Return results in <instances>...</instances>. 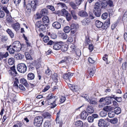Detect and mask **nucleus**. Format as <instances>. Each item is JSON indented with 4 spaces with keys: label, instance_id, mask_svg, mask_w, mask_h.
Wrapping results in <instances>:
<instances>
[{
    "label": "nucleus",
    "instance_id": "nucleus-1",
    "mask_svg": "<svg viewBox=\"0 0 127 127\" xmlns=\"http://www.w3.org/2000/svg\"><path fill=\"white\" fill-rule=\"evenodd\" d=\"M38 0H32L30 3H29L27 5V9L31 10L32 7L33 8L35 9L36 5L38 4Z\"/></svg>",
    "mask_w": 127,
    "mask_h": 127
},
{
    "label": "nucleus",
    "instance_id": "nucleus-2",
    "mask_svg": "<svg viewBox=\"0 0 127 127\" xmlns=\"http://www.w3.org/2000/svg\"><path fill=\"white\" fill-rule=\"evenodd\" d=\"M43 120L42 117L41 116H37L34 119L33 124L35 126L40 127L42 123Z\"/></svg>",
    "mask_w": 127,
    "mask_h": 127
},
{
    "label": "nucleus",
    "instance_id": "nucleus-3",
    "mask_svg": "<svg viewBox=\"0 0 127 127\" xmlns=\"http://www.w3.org/2000/svg\"><path fill=\"white\" fill-rule=\"evenodd\" d=\"M17 70L21 73H24L27 70V66L23 63H21L18 64L17 67Z\"/></svg>",
    "mask_w": 127,
    "mask_h": 127
},
{
    "label": "nucleus",
    "instance_id": "nucleus-4",
    "mask_svg": "<svg viewBox=\"0 0 127 127\" xmlns=\"http://www.w3.org/2000/svg\"><path fill=\"white\" fill-rule=\"evenodd\" d=\"M13 48L15 49L16 51H19L21 49V45L19 41H16L14 42L12 44Z\"/></svg>",
    "mask_w": 127,
    "mask_h": 127
},
{
    "label": "nucleus",
    "instance_id": "nucleus-5",
    "mask_svg": "<svg viewBox=\"0 0 127 127\" xmlns=\"http://www.w3.org/2000/svg\"><path fill=\"white\" fill-rule=\"evenodd\" d=\"M56 97L53 96L52 98L50 99V100H49L47 101L49 102V104H50L52 105L53 106L51 107L52 108L55 107L56 105L54 103L56 99L57 98H56Z\"/></svg>",
    "mask_w": 127,
    "mask_h": 127
},
{
    "label": "nucleus",
    "instance_id": "nucleus-6",
    "mask_svg": "<svg viewBox=\"0 0 127 127\" xmlns=\"http://www.w3.org/2000/svg\"><path fill=\"white\" fill-rule=\"evenodd\" d=\"M101 8H94V13L95 16L97 17L100 16L101 14Z\"/></svg>",
    "mask_w": 127,
    "mask_h": 127
},
{
    "label": "nucleus",
    "instance_id": "nucleus-7",
    "mask_svg": "<svg viewBox=\"0 0 127 127\" xmlns=\"http://www.w3.org/2000/svg\"><path fill=\"white\" fill-rule=\"evenodd\" d=\"M10 70H9V72L10 73L11 75L13 76H15L17 74L16 69L15 68V67L13 66L12 67H11L10 68Z\"/></svg>",
    "mask_w": 127,
    "mask_h": 127
},
{
    "label": "nucleus",
    "instance_id": "nucleus-8",
    "mask_svg": "<svg viewBox=\"0 0 127 127\" xmlns=\"http://www.w3.org/2000/svg\"><path fill=\"white\" fill-rule=\"evenodd\" d=\"M78 14L79 16L81 17H87L88 15L86 11L84 10L79 11Z\"/></svg>",
    "mask_w": 127,
    "mask_h": 127
},
{
    "label": "nucleus",
    "instance_id": "nucleus-9",
    "mask_svg": "<svg viewBox=\"0 0 127 127\" xmlns=\"http://www.w3.org/2000/svg\"><path fill=\"white\" fill-rule=\"evenodd\" d=\"M98 126L100 127H106V123L104 120L101 119L99 120L98 123Z\"/></svg>",
    "mask_w": 127,
    "mask_h": 127
},
{
    "label": "nucleus",
    "instance_id": "nucleus-10",
    "mask_svg": "<svg viewBox=\"0 0 127 127\" xmlns=\"http://www.w3.org/2000/svg\"><path fill=\"white\" fill-rule=\"evenodd\" d=\"M73 73H71L70 72H68L67 73L63 75V78L64 79H69L73 75Z\"/></svg>",
    "mask_w": 127,
    "mask_h": 127
},
{
    "label": "nucleus",
    "instance_id": "nucleus-11",
    "mask_svg": "<svg viewBox=\"0 0 127 127\" xmlns=\"http://www.w3.org/2000/svg\"><path fill=\"white\" fill-rule=\"evenodd\" d=\"M69 87L71 90L73 92H76L78 91L79 89L78 86L76 85H72L70 84Z\"/></svg>",
    "mask_w": 127,
    "mask_h": 127
},
{
    "label": "nucleus",
    "instance_id": "nucleus-12",
    "mask_svg": "<svg viewBox=\"0 0 127 127\" xmlns=\"http://www.w3.org/2000/svg\"><path fill=\"white\" fill-rule=\"evenodd\" d=\"M14 58L17 60H22L24 58V56L19 53H17L15 54Z\"/></svg>",
    "mask_w": 127,
    "mask_h": 127
},
{
    "label": "nucleus",
    "instance_id": "nucleus-13",
    "mask_svg": "<svg viewBox=\"0 0 127 127\" xmlns=\"http://www.w3.org/2000/svg\"><path fill=\"white\" fill-rule=\"evenodd\" d=\"M12 27L16 31H18L20 29V25L18 23H17L12 25Z\"/></svg>",
    "mask_w": 127,
    "mask_h": 127
},
{
    "label": "nucleus",
    "instance_id": "nucleus-14",
    "mask_svg": "<svg viewBox=\"0 0 127 127\" xmlns=\"http://www.w3.org/2000/svg\"><path fill=\"white\" fill-rule=\"evenodd\" d=\"M52 25L54 28L57 29H59L61 27L60 24L58 22H54L53 23Z\"/></svg>",
    "mask_w": 127,
    "mask_h": 127
},
{
    "label": "nucleus",
    "instance_id": "nucleus-15",
    "mask_svg": "<svg viewBox=\"0 0 127 127\" xmlns=\"http://www.w3.org/2000/svg\"><path fill=\"white\" fill-rule=\"evenodd\" d=\"M61 44L58 42L54 44L53 46V49L56 50H59L61 47Z\"/></svg>",
    "mask_w": 127,
    "mask_h": 127
},
{
    "label": "nucleus",
    "instance_id": "nucleus-16",
    "mask_svg": "<svg viewBox=\"0 0 127 127\" xmlns=\"http://www.w3.org/2000/svg\"><path fill=\"white\" fill-rule=\"evenodd\" d=\"M88 115V113L86 111H84L81 113V117L82 119L85 120L86 119Z\"/></svg>",
    "mask_w": 127,
    "mask_h": 127
},
{
    "label": "nucleus",
    "instance_id": "nucleus-17",
    "mask_svg": "<svg viewBox=\"0 0 127 127\" xmlns=\"http://www.w3.org/2000/svg\"><path fill=\"white\" fill-rule=\"evenodd\" d=\"M90 20L89 19L85 18L81 21V22L83 25L85 26L88 24L90 23Z\"/></svg>",
    "mask_w": 127,
    "mask_h": 127
},
{
    "label": "nucleus",
    "instance_id": "nucleus-18",
    "mask_svg": "<svg viewBox=\"0 0 127 127\" xmlns=\"http://www.w3.org/2000/svg\"><path fill=\"white\" fill-rule=\"evenodd\" d=\"M46 24L45 25L43 24H40L39 26H37V27L39 29V31H44L46 30L45 26Z\"/></svg>",
    "mask_w": 127,
    "mask_h": 127
},
{
    "label": "nucleus",
    "instance_id": "nucleus-19",
    "mask_svg": "<svg viewBox=\"0 0 127 127\" xmlns=\"http://www.w3.org/2000/svg\"><path fill=\"white\" fill-rule=\"evenodd\" d=\"M87 111L89 113L92 114L93 113L94 110L93 107L88 105L87 108Z\"/></svg>",
    "mask_w": 127,
    "mask_h": 127
},
{
    "label": "nucleus",
    "instance_id": "nucleus-20",
    "mask_svg": "<svg viewBox=\"0 0 127 127\" xmlns=\"http://www.w3.org/2000/svg\"><path fill=\"white\" fill-rule=\"evenodd\" d=\"M114 108V107L110 106H107L104 107L103 108V110L107 112L109 111L112 110Z\"/></svg>",
    "mask_w": 127,
    "mask_h": 127
},
{
    "label": "nucleus",
    "instance_id": "nucleus-21",
    "mask_svg": "<svg viewBox=\"0 0 127 127\" xmlns=\"http://www.w3.org/2000/svg\"><path fill=\"white\" fill-rule=\"evenodd\" d=\"M95 24L96 27L100 28H101L103 26V23L102 22L99 20H97L96 21Z\"/></svg>",
    "mask_w": 127,
    "mask_h": 127
},
{
    "label": "nucleus",
    "instance_id": "nucleus-22",
    "mask_svg": "<svg viewBox=\"0 0 127 127\" xmlns=\"http://www.w3.org/2000/svg\"><path fill=\"white\" fill-rule=\"evenodd\" d=\"M71 33L74 34L76 31V28L75 26L74 25L72 24L71 26Z\"/></svg>",
    "mask_w": 127,
    "mask_h": 127
},
{
    "label": "nucleus",
    "instance_id": "nucleus-23",
    "mask_svg": "<svg viewBox=\"0 0 127 127\" xmlns=\"http://www.w3.org/2000/svg\"><path fill=\"white\" fill-rule=\"evenodd\" d=\"M42 21L44 23H47L49 22V20L48 16H45L42 18Z\"/></svg>",
    "mask_w": 127,
    "mask_h": 127
},
{
    "label": "nucleus",
    "instance_id": "nucleus-24",
    "mask_svg": "<svg viewBox=\"0 0 127 127\" xmlns=\"http://www.w3.org/2000/svg\"><path fill=\"white\" fill-rule=\"evenodd\" d=\"M11 47V45L8 46L7 48V50H9V52L10 53L13 54L14 53L15 51H16L15 49L14 48L12 47L10 48Z\"/></svg>",
    "mask_w": 127,
    "mask_h": 127
},
{
    "label": "nucleus",
    "instance_id": "nucleus-25",
    "mask_svg": "<svg viewBox=\"0 0 127 127\" xmlns=\"http://www.w3.org/2000/svg\"><path fill=\"white\" fill-rule=\"evenodd\" d=\"M57 4L58 6L59 7H61L62 8H64L65 9H67V6L64 3L60 2L58 3Z\"/></svg>",
    "mask_w": 127,
    "mask_h": 127
},
{
    "label": "nucleus",
    "instance_id": "nucleus-26",
    "mask_svg": "<svg viewBox=\"0 0 127 127\" xmlns=\"http://www.w3.org/2000/svg\"><path fill=\"white\" fill-rule=\"evenodd\" d=\"M83 123L80 121H76L75 123V125L77 127H82L83 126Z\"/></svg>",
    "mask_w": 127,
    "mask_h": 127
},
{
    "label": "nucleus",
    "instance_id": "nucleus-27",
    "mask_svg": "<svg viewBox=\"0 0 127 127\" xmlns=\"http://www.w3.org/2000/svg\"><path fill=\"white\" fill-rule=\"evenodd\" d=\"M51 78L55 83L57 82L58 79L57 78V74L56 73H54V74L52 75L51 76Z\"/></svg>",
    "mask_w": 127,
    "mask_h": 127
},
{
    "label": "nucleus",
    "instance_id": "nucleus-28",
    "mask_svg": "<svg viewBox=\"0 0 127 127\" xmlns=\"http://www.w3.org/2000/svg\"><path fill=\"white\" fill-rule=\"evenodd\" d=\"M34 77V74L32 73H30L28 74V79L30 80L33 79Z\"/></svg>",
    "mask_w": 127,
    "mask_h": 127
},
{
    "label": "nucleus",
    "instance_id": "nucleus-29",
    "mask_svg": "<svg viewBox=\"0 0 127 127\" xmlns=\"http://www.w3.org/2000/svg\"><path fill=\"white\" fill-rule=\"evenodd\" d=\"M20 82L23 84L25 86H27L28 85L27 80L24 78L20 80Z\"/></svg>",
    "mask_w": 127,
    "mask_h": 127
},
{
    "label": "nucleus",
    "instance_id": "nucleus-30",
    "mask_svg": "<svg viewBox=\"0 0 127 127\" xmlns=\"http://www.w3.org/2000/svg\"><path fill=\"white\" fill-rule=\"evenodd\" d=\"M59 34L60 36L63 39H66L67 38V36L66 33L63 32L60 33Z\"/></svg>",
    "mask_w": 127,
    "mask_h": 127
},
{
    "label": "nucleus",
    "instance_id": "nucleus-31",
    "mask_svg": "<svg viewBox=\"0 0 127 127\" xmlns=\"http://www.w3.org/2000/svg\"><path fill=\"white\" fill-rule=\"evenodd\" d=\"M48 13V10L46 9H42L41 11V15L44 16L46 15Z\"/></svg>",
    "mask_w": 127,
    "mask_h": 127
},
{
    "label": "nucleus",
    "instance_id": "nucleus-32",
    "mask_svg": "<svg viewBox=\"0 0 127 127\" xmlns=\"http://www.w3.org/2000/svg\"><path fill=\"white\" fill-rule=\"evenodd\" d=\"M115 109L114 111L115 113L117 114H118L120 113L121 112V108L119 107H116L114 108V109Z\"/></svg>",
    "mask_w": 127,
    "mask_h": 127
},
{
    "label": "nucleus",
    "instance_id": "nucleus-33",
    "mask_svg": "<svg viewBox=\"0 0 127 127\" xmlns=\"http://www.w3.org/2000/svg\"><path fill=\"white\" fill-rule=\"evenodd\" d=\"M6 31L9 34L11 38H12L14 36V34L9 29H8L6 30Z\"/></svg>",
    "mask_w": 127,
    "mask_h": 127
},
{
    "label": "nucleus",
    "instance_id": "nucleus-34",
    "mask_svg": "<svg viewBox=\"0 0 127 127\" xmlns=\"http://www.w3.org/2000/svg\"><path fill=\"white\" fill-rule=\"evenodd\" d=\"M61 49L63 52L66 51L67 49V45H61Z\"/></svg>",
    "mask_w": 127,
    "mask_h": 127
},
{
    "label": "nucleus",
    "instance_id": "nucleus-35",
    "mask_svg": "<svg viewBox=\"0 0 127 127\" xmlns=\"http://www.w3.org/2000/svg\"><path fill=\"white\" fill-rule=\"evenodd\" d=\"M95 67L92 68L91 69V71H90L89 74L90 75V77L93 76L95 72Z\"/></svg>",
    "mask_w": 127,
    "mask_h": 127
},
{
    "label": "nucleus",
    "instance_id": "nucleus-36",
    "mask_svg": "<svg viewBox=\"0 0 127 127\" xmlns=\"http://www.w3.org/2000/svg\"><path fill=\"white\" fill-rule=\"evenodd\" d=\"M51 125L50 121H47L44 123V127H50Z\"/></svg>",
    "mask_w": 127,
    "mask_h": 127
},
{
    "label": "nucleus",
    "instance_id": "nucleus-37",
    "mask_svg": "<svg viewBox=\"0 0 127 127\" xmlns=\"http://www.w3.org/2000/svg\"><path fill=\"white\" fill-rule=\"evenodd\" d=\"M107 112L104 110L102 111L100 113V115L101 117H105L107 115Z\"/></svg>",
    "mask_w": 127,
    "mask_h": 127
},
{
    "label": "nucleus",
    "instance_id": "nucleus-38",
    "mask_svg": "<svg viewBox=\"0 0 127 127\" xmlns=\"http://www.w3.org/2000/svg\"><path fill=\"white\" fill-rule=\"evenodd\" d=\"M71 13L73 18L75 20L77 19V17L76 15L75 11L73 10L71 11Z\"/></svg>",
    "mask_w": 127,
    "mask_h": 127
},
{
    "label": "nucleus",
    "instance_id": "nucleus-39",
    "mask_svg": "<svg viewBox=\"0 0 127 127\" xmlns=\"http://www.w3.org/2000/svg\"><path fill=\"white\" fill-rule=\"evenodd\" d=\"M61 13L62 15L65 16L68 13V11H66L65 9H63L61 10Z\"/></svg>",
    "mask_w": 127,
    "mask_h": 127
},
{
    "label": "nucleus",
    "instance_id": "nucleus-40",
    "mask_svg": "<svg viewBox=\"0 0 127 127\" xmlns=\"http://www.w3.org/2000/svg\"><path fill=\"white\" fill-rule=\"evenodd\" d=\"M14 62V60L13 58H9L8 61V63L9 65H12Z\"/></svg>",
    "mask_w": 127,
    "mask_h": 127
},
{
    "label": "nucleus",
    "instance_id": "nucleus-41",
    "mask_svg": "<svg viewBox=\"0 0 127 127\" xmlns=\"http://www.w3.org/2000/svg\"><path fill=\"white\" fill-rule=\"evenodd\" d=\"M101 3V2H96L94 6V8H100Z\"/></svg>",
    "mask_w": 127,
    "mask_h": 127
},
{
    "label": "nucleus",
    "instance_id": "nucleus-42",
    "mask_svg": "<svg viewBox=\"0 0 127 127\" xmlns=\"http://www.w3.org/2000/svg\"><path fill=\"white\" fill-rule=\"evenodd\" d=\"M6 20L9 22L11 21L12 20V17L10 13L8 14H6Z\"/></svg>",
    "mask_w": 127,
    "mask_h": 127
},
{
    "label": "nucleus",
    "instance_id": "nucleus-43",
    "mask_svg": "<svg viewBox=\"0 0 127 127\" xmlns=\"http://www.w3.org/2000/svg\"><path fill=\"white\" fill-rule=\"evenodd\" d=\"M70 5L71 7L74 9H76L77 8L76 5L74 2H71L70 3Z\"/></svg>",
    "mask_w": 127,
    "mask_h": 127
},
{
    "label": "nucleus",
    "instance_id": "nucleus-44",
    "mask_svg": "<svg viewBox=\"0 0 127 127\" xmlns=\"http://www.w3.org/2000/svg\"><path fill=\"white\" fill-rule=\"evenodd\" d=\"M43 116L45 118H50L51 115L48 113L46 112L44 113L43 115Z\"/></svg>",
    "mask_w": 127,
    "mask_h": 127
},
{
    "label": "nucleus",
    "instance_id": "nucleus-45",
    "mask_svg": "<svg viewBox=\"0 0 127 127\" xmlns=\"http://www.w3.org/2000/svg\"><path fill=\"white\" fill-rule=\"evenodd\" d=\"M104 101L107 104H109L111 103L110 100L109 99V97H106L104 98Z\"/></svg>",
    "mask_w": 127,
    "mask_h": 127
},
{
    "label": "nucleus",
    "instance_id": "nucleus-46",
    "mask_svg": "<svg viewBox=\"0 0 127 127\" xmlns=\"http://www.w3.org/2000/svg\"><path fill=\"white\" fill-rule=\"evenodd\" d=\"M70 30V28L69 27L67 26L65 27L64 29V32L66 33L69 32Z\"/></svg>",
    "mask_w": 127,
    "mask_h": 127
},
{
    "label": "nucleus",
    "instance_id": "nucleus-47",
    "mask_svg": "<svg viewBox=\"0 0 127 127\" xmlns=\"http://www.w3.org/2000/svg\"><path fill=\"white\" fill-rule=\"evenodd\" d=\"M115 115V113L113 111H110L108 113V116L110 118L114 117Z\"/></svg>",
    "mask_w": 127,
    "mask_h": 127
},
{
    "label": "nucleus",
    "instance_id": "nucleus-48",
    "mask_svg": "<svg viewBox=\"0 0 127 127\" xmlns=\"http://www.w3.org/2000/svg\"><path fill=\"white\" fill-rule=\"evenodd\" d=\"M107 5H108L109 6L111 7L113 6V2L111 0H107L106 1Z\"/></svg>",
    "mask_w": 127,
    "mask_h": 127
},
{
    "label": "nucleus",
    "instance_id": "nucleus-49",
    "mask_svg": "<svg viewBox=\"0 0 127 127\" xmlns=\"http://www.w3.org/2000/svg\"><path fill=\"white\" fill-rule=\"evenodd\" d=\"M57 123L59 124L60 127H62L63 124V121L61 119H59L56 120Z\"/></svg>",
    "mask_w": 127,
    "mask_h": 127
},
{
    "label": "nucleus",
    "instance_id": "nucleus-50",
    "mask_svg": "<svg viewBox=\"0 0 127 127\" xmlns=\"http://www.w3.org/2000/svg\"><path fill=\"white\" fill-rule=\"evenodd\" d=\"M43 41L45 43L47 42L49 40V38L47 36H45L43 38Z\"/></svg>",
    "mask_w": 127,
    "mask_h": 127
},
{
    "label": "nucleus",
    "instance_id": "nucleus-51",
    "mask_svg": "<svg viewBox=\"0 0 127 127\" xmlns=\"http://www.w3.org/2000/svg\"><path fill=\"white\" fill-rule=\"evenodd\" d=\"M108 14L107 13H103L101 16L102 18L104 20L108 16Z\"/></svg>",
    "mask_w": 127,
    "mask_h": 127
},
{
    "label": "nucleus",
    "instance_id": "nucleus-52",
    "mask_svg": "<svg viewBox=\"0 0 127 127\" xmlns=\"http://www.w3.org/2000/svg\"><path fill=\"white\" fill-rule=\"evenodd\" d=\"M2 10L4 11L6 14H8L9 13V11L8 10L7 7L6 6H3L2 8Z\"/></svg>",
    "mask_w": 127,
    "mask_h": 127
},
{
    "label": "nucleus",
    "instance_id": "nucleus-53",
    "mask_svg": "<svg viewBox=\"0 0 127 127\" xmlns=\"http://www.w3.org/2000/svg\"><path fill=\"white\" fill-rule=\"evenodd\" d=\"M117 121L118 120L117 118H114L111 119V123L113 124H115L117 122Z\"/></svg>",
    "mask_w": 127,
    "mask_h": 127
},
{
    "label": "nucleus",
    "instance_id": "nucleus-54",
    "mask_svg": "<svg viewBox=\"0 0 127 127\" xmlns=\"http://www.w3.org/2000/svg\"><path fill=\"white\" fill-rule=\"evenodd\" d=\"M47 9H49L53 11L55 10L54 7L52 6L48 5L47 6Z\"/></svg>",
    "mask_w": 127,
    "mask_h": 127
},
{
    "label": "nucleus",
    "instance_id": "nucleus-55",
    "mask_svg": "<svg viewBox=\"0 0 127 127\" xmlns=\"http://www.w3.org/2000/svg\"><path fill=\"white\" fill-rule=\"evenodd\" d=\"M65 17H66V19L68 21L70 20L71 18V16L70 14L69 13H68V14H67V15H66Z\"/></svg>",
    "mask_w": 127,
    "mask_h": 127
},
{
    "label": "nucleus",
    "instance_id": "nucleus-56",
    "mask_svg": "<svg viewBox=\"0 0 127 127\" xmlns=\"http://www.w3.org/2000/svg\"><path fill=\"white\" fill-rule=\"evenodd\" d=\"M25 57L27 60L30 59L31 58V56L30 54L27 52H26L25 54Z\"/></svg>",
    "mask_w": 127,
    "mask_h": 127
},
{
    "label": "nucleus",
    "instance_id": "nucleus-57",
    "mask_svg": "<svg viewBox=\"0 0 127 127\" xmlns=\"http://www.w3.org/2000/svg\"><path fill=\"white\" fill-rule=\"evenodd\" d=\"M5 15L4 11H0V18H3Z\"/></svg>",
    "mask_w": 127,
    "mask_h": 127
},
{
    "label": "nucleus",
    "instance_id": "nucleus-58",
    "mask_svg": "<svg viewBox=\"0 0 127 127\" xmlns=\"http://www.w3.org/2000/svg\"><path fill=\"white\" fill-rule=\"evenodd\" d=\"M53 96L52 94H49L46 97V100L48 101L49 100H50V99L52 98Z\"/></svg>",
    "mask_w": 127,
    "mask_h": 127
},
{
    "label": "nucleus",
    "instance_id": "nucleus-59",
    "mask_svg": "<svg viewBox=\"0 0 127 127\" xmlns=\"http://www.w3.org/2000/svg\"><path fill=\"white\" fill-rule=\"evenodd\" d=\"M89 101H90V104L95 105L97 104L96 101L94 100H90Z\"/></svg>",
    "mask_w": 127,
    "mask_h": 127
},
{
    "label": "nucleus",
    "instance_id": "nucleus-60",
    "mask_svg": "<svg viewBox=\"0 0 127 127\" xmlns=\"http://www.w3.org/2000/svg\"><path fill=\"white\" fill-rule=\"evenodd\" d=\"M75 47L74 46V45H72L70 47V48L71 49V50L70 51L71 52H73L76 49Z\"/></svg>",
    "mask_w": 127,
    "mask_h": 127
},
{
    "label": "nucleus",
    "instance_id": "nucleus-61",
    "mask_svg": "<svg viewBox=\"0 0 127 127\" xmlns=\"http://www.w3.org/2000/svg\"><path fill=\"white\" fill-rule=\"evenodd\" d=\"M9 0H1V1L2 4H5L8 3Z\"/></svg>",
    "mask_w": 127,
    "mask_h": 127
},
{
    "label": "nucleus",
    "instance_id": "nucleus-62",
    "mask_svg": "<svg viewBox=\"0 0 127 127\" xmlns=\"http://www.w3.org/2000/svg\"><path fill=\"white\" fill-rule=\"evenodd\" d=\"M88 120L89 122H92L93 121L94 119L92 117L90 116L88 118Z\"/></svg>",
    "mask_w": 127,
    "mask_h": 127
},
{
    "label": "nucleus",
    "instance_id": "nucleus-63",
    "mask_svg": "<svg viewBox=\"0 0 127 127\" xmlns=\"http://www.w3.org/2000/svg\"><path fill=\"white\" fill-rule=\"evenodd\" d=\"M107 5V3L102 2L101 3V8H105L106 7Z\"/></svg>",
    "mask_w": 127,
    "mask_h": 127
},
{
    "label": "nucleus",
    "instance_id": "nucleus-64",
    "mask_svg": "<svg viewBox=\"0 0 127 127\" xmlns=\"http://www.w3.org/2000/svg\"><path fill=\"white\" fill-rule=\"evenodd\" d=\"M110 20L109 19L107 20L104 23V24L108 26L110 24Z\"/></svg>",
    "mask_w": 127,
    "mask_h": 127
}]
</instances>
